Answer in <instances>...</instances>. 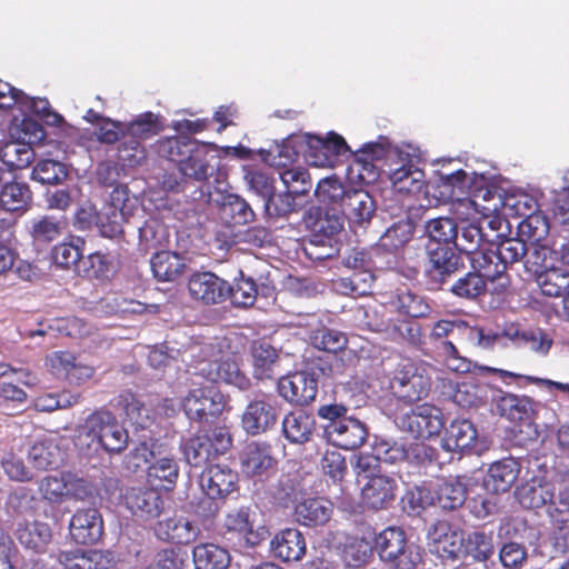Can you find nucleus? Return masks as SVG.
<instances>
[{
  "label": "nucleus",
  "mask_w": 569,
  "mask_h": 569,
  "mask_svg": "<svg viewBox=\"0 0 569 569\" xmlns=\"http://www.w3.org/2000/svg\"><path fill=\"white\" fill-rule=\"evenodd\" d=\"M450 292L458 298L472 300L487 292V281L472 269L451 284Z\"/></svg>",
  "instance_id": "obj_52"
},
{
  "label": "nucleus",
  "mask_w": 569,
  "mask_h": 569,
  "mask_svg": "<svg viewBox=\"0 0 569 569\" xmlns=\"http://www.w3.org/2000/svg\"><path fill=\"white\" fill-rule=\"evenodd\" d=\"M302 222L313 242L332 241L342 229V221L336 213L315 206L305 212Z\"/></svg>",
  "instance_id": "obj_19"
},
{
  "label": "nucleus",
  "mask_w": 569,
  "mask_h": 569,
  "mask_svg": "<svg viewBox=\"0 0 569 569\" xmlns=\"http://www.w3.org/2000/svg\"><path fill=\"white\" fill-rule=\"evenodd\" d=\"M369 327L375 332L387 333L393 341L406 342L415 347L422 343L421 326L413 321V318L398 316L389 321L369 322Z\"/></svg>",
  "instance_id": "obj_24"
},
{
  "label": "nucleus",
  "mask_w": 569,
  "mask_h": 569,
  "mask_svg": "<svg viewBox=\"0 0 569 569\" xmlns=\"http://www.w3.org/2000/svg\"><path fill=\"white\" fill-rule=\"evenodd\" d=\"M278 392L286 401L296 406H308L317 397L318 380L307 371L282 376L278 380Z\"/></svg>",
  "instance_id": "obj_15"
},
{
  "label": "nucleus",
  "mask_w": 569,
  "mask_h": 569,
  "mask_svg": "<svg viewBox=\"0 0 569 569\" xmlns=\"http://www.w3.org/2000/svg\"><path fill=\"white\" fill-rule=\"evenodd\" d=\"M123 138L142 141L157 136L162 130L160 117L151 111L137 116L133 120L123 122Z\"/></svg>",
  "instance_id": "obj_42"
},
{
  "label": "nucleus",
  "mask_w": 569,
  "mask_h": 569,
  "mask_svg": "<svg viewBox=\"0 0 569 569\" xmlns=\"http://www.w3.org/2000/svg\"><path fill=\"white\" fill-rule=\"evenodd\" d=\"M477 439V430L469 420H453L445 431L441 440L447 451H462L471 448Z\"/></svg>",
  "instance_id": "obj_35"
},
{
  "label": "nucleus",
  "mask_w": 569,
  "mask_h": 569,
  "mask_svg": "<svg viewBox=\"0 0 569 569\" xmlns=\"http://www.w3.org/2000/svg\"><path fill=\"white\" fill-rule=\"evenodd\" d=\"M31 201L32 191L26 182H9L0 190V208L4 211H26Z\"/></svg>",
  "instance_id": "obj_40"
},
{
  "label": "nucleus",
  "mask_w": 569,
  "mask_h": 569,
  "mask_svg": "<svg viewBox=\"0 0 569 569\" xmlns=\"http://www.w3.org/2000/svg\"><path fill=\"white\" fill-rule=\"evenodd\" d=\"M253 373L257 379L272 378L273 366L278 359L277 350L266 342H253L251 347Z\"/></svg>",
  "instance_id": "obj_48"
},
{
  "label": "nucleus",
  "mask_w": 569,
  "mask_h": 569,
  "mask_svg": "<svg viewBox=\"0 0 569 569\" xmlns=\"http://www.w3.org/2000/svg\"><path fill=\"white\" fill-rule=\"evenodd\" d=\"M167 241V229L157 218L147 219L139 228V246L146 252L164 246Z\"/></svg>",
  "instance_id": "obj_56"
},
{
  "label": "nucleus",
  "mask_w": 569,
  "mask_h": 569,
  "mask_svg": "<svg viewBox=\"0 0 569 569\" xmlns=\"http://www.w3.org/2000/svg\"><path fill=\"white\" fill-rule=\"evenodd\" d=\"M188 290L194 300L218 305L228 299L229 282L211 271H198L190 276Z\"/></svg>",
  "instance_id": "obj_16"
},
{
  "label": "nucleus",
  "mask_w": 569,
  "mask_h": 569,
  "mask_svg": "<svg viewBox=\"0 0 569 569\" xmlns=\"http://www.w3.org/2000/svg\"><path fill=\"white\" fill-rule=\"evenodd\" d=\"M341 561L349 568L367 566L373 556V549L368 539L357 535H347L338 547Z\"/></svg>",
  "instance_id": "obj_33"
},
{
  "label": "nucleus",
  "mask_w": 569,
  "mask_h": 569,
  "mask_svg": "<svg viewBox=\"0 0 569 569\" xmlns=\"http://www.w3.org/2000/svg\"><path fill=\"white\" fill-rule=\"evenodd\" d=\"M413 231V224L409 220L395 222L379 238L378 247L385 252L397 253L412 239Z\"/></svg>",
  "instance_id": "obj_43"
},
{
  "label": "nucleus",
  "mask_w": 569,
  "mask_h": 569,
  "mask_svg": "<svg viewBox=\"0 0 569 569\" xmlns=\"http://www.w3.org/2000/svg\"><path fill=\"white\" fill-rule=\"evenodd\" d=\"M340 209L350 223L359 227L368 222L375 212L372 198L362 190L347 191L340 203Z\"/></svg>",
  "instance_id": "obj_30"
},
{
  "label": "nucleus",
  "mask_w": 569,
  "mask_h": 569,
  "mask_svg": "<svg viewBox=\"0 0 569 569\" xmlns=\"http://www.w3.org/2000/svg\"><path fill=\"white\" fill-rule=\"evenodd\" d=\"M521 466L515 458H505L490 465L483 479L485 489L495 495L508 492L518 480Z\"/></svg>",
  "instance_id": "obj_21"
},
{
  "label": "nucleus",
  "mask_w": 569,
  "mask_h": 569,
  "mask_svg": "<svg viewBox=\"0 0 569 569\" xmlns=\"http://www.w3.org/2000/svg\"><path fill=\"white\" fill-rule=\"evenodd\" d=\"M83 429L88 438L109 453H120L128 446V431L110 410L101 408L91 412Z\"/></svg>",
  "instance_id": "obj_6"
},
{
  "label": "nucleus",
  "mask_w": 569,
  "mask_h": 569,
  "mask_svg": "<svg viewBox=\"0 0 569 569\" xmlns=\"http://www.w3.org/2000/svg\"><path fill=\"white\" fill-rule=\"evenodd\" d=\"M110 270V261L106 253L96 251L83 258L81 264H77V273L87 278L99 279Z\"/></svg>",
  "instance_id": "obj_63"
},
{
  "label": "nucleus",
  "mask_w": 569,
  "mask_h": 569,
  "mask_svg": "<svg viewBox=\"0 0 569 569\" xmlns=\"http://www.w3.org/2000/svg\"><path fill=\"white\" fill-rule=\"evenodd\" d=\"M316 430V419L303 410H292L284 415L281 422L283 437L293 445H303L311 440Z\"/></svg>",
  "instance_id": "obj_27"
},
{
  "label": "nucleus",
  "mask_w": 569,
  "mask_h": 569,
  "mask_svg": "<svg viewBox=\"0 0 569 569\" xmlns=\"http://www.w3.org/2000/svg\"><path fill=\"white\" fill-rule=\"evenodd\" d=\"M398 427L416 439L438 436L445 427L441 410L431 403H420L397 418Z\"/></svg>",
  "instance_id": "obj_8"
},
{
  "label": "nucleus",
  "mask_w": 569,
  "mask_h": 569,
  "mask_svg": "<svg viewBox=\"0 0 569 569\" xmlns=\"http://www.w3.org/2000/svg\"><path fill=\"white\" fill-rule=\"evenodd\" d=\"M277 402L269 396L251 400L241 416L243 430L250 436H258L271 430L278 421Z\"/></svg>",
  "instance_id": "obj_13"
},
{
  "label": "nucleus",
  "mask_w": 569,
  "mask_h": 569,
  "mask_svg": "<svg viewBox=\"0 0 569 569\" xmlns=\"http://www.w3.org/2000/svg\"><path fill=\"white\" fill-rule=\"evenodd\" d=\"M380 560L390 569H416L422 561L420 547L408 543L406 532L399 527H387L375 539Z\"/></svg>",
  "instance_id": "obj_3"
},
{
  "label": "nucleus",
  "mask_w": 569,
  "mask_h": 569,
  "mask_svg": "<svg viewBox=\"0 0 569 569\" xmlns=\"http://www.w3.org/2000/svg\"><path fill=\"white\" fill-rule=\"evenodd\" d=\"M306 160L310 166L325 168L333 167L339 156L350 151L342 136L329 132L325 138L317 134H306Z\"/></svg>",
  "instance_id": "obj_10"
},
{
  "label": "nucleus",
  "mask_w": 569,
  "mask_h": 569,
  "mask_svg": "<svg viewBox=\"0 0 569 569\" xmlns=\"http://www.w3.org/2000/svg\"><path fill=\"white\" fill-rule=\"evenodd\" d=\"M129 200L127 186L118 184L113 188L109 202L98 211L97 228L102 237L113 239L123 234Z\"/></svg>",
  "instance_id": "obj_9"
},
{
  "label": "nucleus",
  "mask_w": 569,
  "mask_h": 569,
  "mask_svg": "<svg viewBox=\"0 0 569 569\" xmlns=\"http://www.w3.org/2000/svg\"><path fill=\"white\" fill-rule=\"evenodd\" d=\"M325 431L328 440L343 450L360 448L368 438L366 425L352 417L342 418L340 421L329 422Z\"/></svg>",
  "instance_id": "obj_17"
},
{
  "label": "nucleus",
  "mask_w": 569,
  "mask_h": 569,
  "mask_svg": "<svg viewBox=\"0 0 569 569\" xmlns=\"http://www.w3.org/2000/svg\"><path fill=\"white\" fill-rule=\"evenodd\" d=\"M194 569H227L231 557L229 551L216 543H198L192 549Z\"/></svg>",
  "instance_id": "obj_37"
},
{
  "label": "nucleus",
  "mask_w": 569,
  "mask_h": 569,
  "mask_svg": "<svg viewBox=\"0 0 569 569\" xmlns=\"http://www.w3.org/2000/svg\"><path fill=\"white\" fill-rule=\"evenodd\" d=\"M431 386L432 381L426 367L408 361L393 371L388 391L398 402L411 406L426 398Z\"/></svg>",
  "instance_id": "obj_4"
},
{
  "label": "nucleus",
  "mask_w": 569,
  "mask_h": 569,
  "mask_svg": "<svg viewBox=\"0 0 569 569\" xmlns=\"http://www.w3.org/2000/svg\"><path fill=\"white\" fill-rule=\"evenodd\" d=\"M481 227V223L477 221H470L462 226L458 240L453 242L456 249L471 257L488 243L495 242L497 234H490Z\"/></svg>",
  "instance_id": "obj_36"
},
{
  "label": "nucleus",
  "mask_w": 569,
  "mask_h": 569,
  "mask_svg": "<svg viewBox=\"0 0 569 569\" xmlns=\"http://www.w3.org/2000/svg\"><path fill=\"white\" fill-rule=\"evenodd\" d=\"M16 537L27 549L34 552H43L51 541L52 531L50 526L46 522H26L19 525Z\"/></svg>",
  "instance_id": "obj_38"
},
{
  "label": "nucleus",
  "mask_w": 569,
  "mask_h": 569,
  "mask_svg": "<svg viewBox=\"0 0 569 569\" xmlns=\"http://www.w3.org/2000/svg\"><path fill=\"white\" fill-rule=\"evenodd\" d=\"M156 532L164 541L176 545H188L197 539L200 530L187 518L172 517L159 521Z\"/></svg>",
  "instance_id": "obj_32"
},
{
  "label": "nucleus",
  "mask_w": 569,
  "mask_h": 569,
  "mask_svg": "<svg viewBox=\"0 0 569 569\" xmlns=\"http://www.w3.org/2000/svg\"><path fill=\"white\" fill-rule=\"evenodd\" d=\"M388 305L392 312L405 318H427L431 312L428 300L423 296L409 289L397 290L395 295L390 297Z\"/></svg>",
  "instance_id": "obj_28"
},
{
  "label": "nucleus",
  "mask_w": 569,
  "mask_h": 569,
  "mask_svg": "<svg viewBox=\"0 0 569 569\" xmlns=\"http://www.w3.org/2000/svg\"><path fill=\"white\" fill-rule=\"evenodd\" d=\"M57 560L64 569H109L113 557L110 551L72 549L60 551Z\"/></svg>",
  "instance_id": "obj_22"
},
{
  "label": "nucleus",
  "mask_w": 569,
  "mask_h": 569,
  "mask_svg": "<svg viewBox=\"0 0 569 569\" xmlns=\"http://www.w3.org/2000/svg\"><path fill=\"white\" fill-rule=\"evenodd\" d=\"M206 497L197 505L196 513L204 519L219 511L217 499H223L238 488V473L226 465L210 466L200 478Z\"/></svg>",
  "instance_id": "obj_5"
},
{
  "label": "nucleus",
  "mask_w": 569,
  "mask_h": 569,
  "mask_svg": "<svg viewBox=\"0 0 569 569\" xmlns=\"http://www.w3.org/2000/svg\"><path fill=\"white\" fill-rule=\"evenodd\" d=\"M147 159L146 147L138 140L123 138L117 147L114 164L121 169L137 168Z\"/></svg>",
  "instance_id": "obj_49"
},
{
  "label": "nucleus",
  "mask_w": 569,
  "mask_h": 569,
  "mask_svg": "<svg viewBox=\"0 0 569 569\" xmlns=\"http://www.w3.org/2000/svg\"><path fill=\"white\" fill-rule=\"evenodd\" d=\"M33 150L27 143L8 142L1 149L2 162L12 170L23 169L33 160Z\"/></svg>",
  "instance_id": "obj_59"
},
{
  "label": "nucleus",
  "mask_w": 569,
  "mask_h": 569,
  "mask_svg": "<svg viewBox=\"0 0 569 569\" xmlns=\"http://www.w3.org/2000/svg\"><path fill=\"white\" fill-rule=\"evenodd\" d=\"M220 217L229 226H243L254 219L249 203L236 194H229L220 208Z\"/></svg>",
  "instance_id": "obj_45"
},
{
  "label": "nucleus",
  "mask_w": 569,
  "mask_h": 569,
  "mask_svg": "<svg viewBox=\"0 0 569 569\" xmlns=\"http://www.w3.org/2000/svg\"><path fill=\"white\" fill-rule=\"evenodd\" d=\"M228 399L214 385L191 388L181 405L186 416L196 422L213 423L224 411Z\"/></svg>",
  "instance_id": "obj_7"
},
{
  "label": "nucleus",
  "mask_w": 569,
  "mask_h": 569,
  "mask_svg": "<svg viewBox=\"0 0 569 569\" xmlns=\"http://www.w3.org/2000/svg\"><path fill=\"white\" fill-rule=\"evenodd\" d=\"M333 505L323 498H309L295 507L296 520L307 527L326 525L332 517Z\"/></svg>",
  "instance_id": "obj_31"
},
{
  "label": "nucleus",
  "mask_w": 569,
  "mask_h": 569,
  "mask_svg": "<svg viewBox=\"0 0 569 569\" xmlns=\"http://www.w3.org/2000/svg\"><path fill=\"white\" fill-rule=\"evenodd\" d=\"M150 267L153 277L160 282L178 280L187 269L186 258L170 250H160L152 254Z\"/></svg>",
  "instance_id": "obj_29"
},
{
  "label": "nucleus",
  "mask_w": 569,
  "mask_h": 569,
  "mask_svg": "<svg viewBox=\"0 0 569 569\" xmlns=\"http://www.w3.org/2000/svg\"><path fill=\"white\" fill-rule=\"evenodd\" d=\"M84 240L80 237H74L71 241L61 242L52 249V260L54 263L63 269H73L77 273V264H81L83 259Z\"/></svg>",
  "instance_id": "obj_47"
},
{
  "label": "nucleus",
  "mask_w": 569,
  "mask_h": 569,
  "mask_svg": "<svg viewBox=\"0 0 569 569\" xmlns=\"http://www.w3.org/2000/svg\"><path fill=\"white\" fill-rule=\"evenodd\" d=\"M241 472L250 478L267 476L276 463L271 446L266 442L247 443L239 456Z\"/></svg>",
  "instance_id": "obj_20"
},
{
  "label": "nucleus",
  "mask_w": 569,
  "mask_h": 569,
  "mask_svg": "<svg viewBox=\"0 0 569 569\" xmlns=\"http://www.w3.org/2000/svg\"><path fill=\"white\" fill-rule=\"evenodd\" d=\"M531 401L527 397L507 393L497 402V410L501 417L512 422H520L528 418Z\"/></svg>",
  "instance_id": "obj_55"
},
{
  "label": "nucleus",
  "mask_w": 569,
  "mask_h": 569,
  "mask_svg": "<svg viewBox=\"0 0 569 569\" xmlns=\"http://www.w3.org/2000/svg\"><path fill=\"white\" fill-rule=\"evenodd\" d=\"M375 276L370 267L356 270L349 277H341L336 282V289L347 296L362 297L371 291Z\"/></svg>",
  "instance_id": "obj_46"
},
{
  "label": "nucleus",
  "mask_w": 569,
  "mask_h": 569,
  "mask_svg": "<svg viewBox=\"0 0 569 569\" xmlns=\"http://www.w3.org/2000/svg\"><path fill=\"white\" fill-rule=\"evenodd\" d=\"M178 477L179 467L174 459L167 455L158 456L147 469V478L150 485L167 490L176 485Z\"/></svg>",
  "instance_id": "obj_39"
},
{
  "label": "nucleus",
  "mask_w": 569,
  "mask_h": 569,
  "mask_svg": "<svg viewBox=\"0 0 569 569\" xmlns=\"http://www.w3.org/2000/svg\"><path fill=\"white\" fill-rule=\"evenodd\" d=\"M433 493L430 503L438 505L445 510H455L463 505L467 489L459 481L442 480L437 483Z\"/></svg>",
  "instance_id": "obj_41"
},
{
  "label": "nucleus",
  "mask_w": 569,
  "mask_h": 569,
  "mask_svg": "<svg viewBox=\"0 0 569 569\" xmlns=\"http://www.w3.org/2000/svg\"><path fill=\"white\" fill-rule=\"evenodd\" d=\"M426 232L433 242L432 246L453 243L458 240V226L453 218L439 217L431 219L426 224Z\"/></svg>",
  "instance_id": "obj_51"
},
{
  "label": "nucleus",
  "mask_w": 569,
  "mask_h": 569,
  "mask_svg": "<svg viewBox=\"0 0 569 569\" xmlns=\"http://www.w3.org/2000/svg\"><path fill=\"white\" fill-rule=\"evenodd\" d=\"M311 343L319 350L337 353L347 347L348 339L341 331L323 327L312 333Z\"/></svg>",
  "instance_id": "obj_61"
},
{
  "label": "nucleus",
  "mask_w": 569,
  "mask_h": 569,
  "mask_svg": "<svg viewBox=\"0 0 569 569\" xmlns=\"http://www.w3.org/2000/svg\"><path fill=\"white\" fill-rule=\"evenodd\" d=\"M366 482L361 488V505L375 511L388 509L396 500L397 480L385 473H370L363 476Z\"/></svg>",
  "instance_id": "obj_12"
},
{
  "label": "nucleus",
  "mask_w": 569,
  "mask_h": 569,
  "mask_svg": "<svg viewBox=\"0 0 569 569\" xmlns=\"http://www.w3.org/2000/svg\"><path fill=\"white\" fill-rule=\"evenodd\" d=\"M71 538L79 545L97 543L103 535V520L94 508L79 509L69 525Z\"/></svg>",
  "instance_id": "obj_18"
},
{
  "label": "nucleus",
  "mask_w": 569,
  "mask_h": 569,
  "mask_svg": "<svg viewBox=\"0 0 569 569\" xmlns=\"http://www.w3.org/2000/svg\"><path fill=\"white\" fill-rule=\"evenodd\" d=\"M273 556L284 562L300 561L307 551L306 539L296 528L279 531L270 542Z\"/></svg>",
  "instance_id": "obj_23"
},
{
  "label": "nucleus",
  "mask_w": 569,
  "mask_h": 569,
  "mask_svg": "<svg viewBox=\"0 0 569 569\" xmlns=\"http://www.w3.org/2000/svg\"><path fill=\"white\" fill-rule=\"evenodd\" d=\"M495 248L505 264L506 271L508 267L522 261L528 253L527 243L520 238H502L497 242L495 241Z\"/></svg>",
  "instance_id": "obj_60"
},
{
  "label": "nucleus",
  "mask_w": 569,
  "mask_h": 569,
  "mask_svg": "<svg viewBox=\"0 0 569 569\" xmlns=\"http://www.w3.org/2000/svg\"><path fill=\"white\" fill-rule=\"evenodd\" d=\"M540 250L535 249L525 261V268L536 277L541 293L547 297H561L569 289V273L559 268H547L540 259Z\"/></svg>",
  "instance_id": "obj_14"
},
{
  "label": "nucleus",
  "mask_w": 569,
  "mask_h": 569,
  "mask_svg": "<svg viewBox=\"0 0 569 569\" xmlns=\"http://www.w3.org/2000/svg\"><path fill=\"white\" fill-rule=\"evenodd\" d=\"M465 552L477 561H487L495 552L492 536L483 531H472L460 539Z\"/></svg>",
  "instance_id": "obj_53"
},
{
  "label": "nucleus",
  "mask_w": 569,
  "mask_h": 569,
  "mask_svg": "<svg viewBox=\"0 0 569 569\" xmlns=\"http://www.w3.org/2000/svg\"><path fill=\"white\" fill-rule=\"evenodd\" d=\"M31 177L43 184H59L67 179L68 170L60 161L42 159L33 167Z\"/></svg>",
  "instance_id": "obj_58"
},
{
  "label": "nucleus",
  "mask_w": 569,
  "mask_h": 569,
  "mask_svg": "<svg viewBox=\"0 0 569 569\" xmlns=\"http://www.w3.org/2000/svg\"><path fill=\"white\" fill-rule=\"evenodd\" d=\"M471 268L475 269L486 281H495L506 276L505 264L495 248V242L488 243L486 247L476 251L469 257Z\"/></svg>",
  "instance_id": "obj_34"
},
{
  "label": "nucleus",
  "mask_w": 569,
  "mask_h": 569,
  "mask_svg": "<svg viewBox=\"0 0 569 569\" xmlns=\"http://www.w3.org/2000/svg\"><path fill=\"white\" fill-rule=\"evenodd\" d=\"M280 179L286 186L287 190L297 196L306 194L311 188L310 176L305 168H284L280 172Z\"/></svg>",
  "instance_id": "obj_64"
},
{
  "label": "nucleus",
  "mask_w": 569,
  "mask_h": 569,
  "mask_svg": "<svg viewBox=\"0 0 569 569\" xmlns=\"http://www.w3.org/2000/svg\"><path fill=\"white\" fill-rule=\"evenodd\" d=\"M192 377L201 378L211 385L224 382L246 391L251 387L250 378L240 370L228 352L219 343L202 346L189 366Z\"/></svg>",
  "instance_id": "obj_2"
},
{
  "label": "nucleus",
  "mask_w": 569,
  "mask_h": 569,
  "mask_svg": "<svg viewBox=\"0 0 569 569\" xmlns=\"http://www.w3.org/2000/svg\"><path fill=\"white\" fill-rule=\"evenodd\" d=\"M126 503L133 515L152 519L160 516L163 500L154 488H131L126 495Z\"/></svg>",
  "instance_id": "obj_25"
},
{
  "label": "nucleus",
  "mask_w": 569,
  "mask_h": 569,
  "mask_svg": "<svg viewBox=\"0 0 569 569\" xmlns=\"http://www.w3.org/2000/svg\"><path fill=\"white\" fill-rule=\"evenodd\" d=\"M157 151L173 162L180 174L197 182H206L213 172V152L217 146L198 141L187 134L166 137L157 142Z\"/></svg>",
  "instance_id": "obj_1"
},
{
  "label": "nucleus",
  "mask_w": 569,
  "mask_h": 569,
  "mask_svg": "<svg viewBox=\"0 0 569 569\" xmlns=\"http://www.w3.org/2000/svg\"><path fill=\"white\" fill-rule=\"evenodd\" d=\"M226 533H231L239 539L243 538L250 547L260 545L263 536L253 529V519L249 507H241L228 512L223 520Z\"/></svg>",
  "instance_id": "obj_26"
},
{
  "label": "nucleus",
  "mask_w": 569,
  "mask_h": 569,
  "mask_svg": "<svg viewBox=\"0 0 569 569\" xmlns=\"http://www.w3.org/2000/svg\"><path fill=\"white\" fill-rule=\"evenodd\" d=\"M257 295L258 289L254 280L246 278L241 271L234 283H229L228 298L236 307L248 308L253 306Z\"/></svg>",
  "instance_id": "obj_57"
},
{
  "label": "nucleus",
  "mask_w": 569,
  "mask_h": 569,
  "mask_svg": "<svg viewBox=\"0 0 569 569\" xmlns=\"http://www.w3.org/2000/svg\"><path fill=\"white\" fill-rule=\"evenodd\" d=\"M428 263L426 276L432 290L441 289L453 273L463 268L460 254L447 244L429 246Z\"/></svg>",
  "instance_id": "obj_11"
},
{
  "label": "nucleus",
  "mask_w": 569,
  "mask_h": 569,
  "mask_svg": "<svg viewBox=\"0 0 569 569\" xmlns=\"http://www.w3.org/2000/svg\"><path fill=\"white\" fill-rule=\"evenodd\" d=\"M218 452L219 449L213 447L211 439L206 435L191 437L183 446L187 462L196 468L204 466Z\"/></svg>",
  "instance_id": "obj_44"
},
{
  "label": "nucleus",
  "mask_w": 569,
  "mask_h": 569,
  "mask_svg": "<svg viewBox=\"0 0 569 569\" xmlns=\"http://www.w3.org/2000/svg\"><path fill=\"white\" fill-rule=\"evenodd\" d=\"M111 405L116 409L121 410L126 419L132 425H137L139 427L144 426L143 412L147 411L144 403L132 391H121L114 399H112Z\"/></svg>",
  "instance_id": "obj_54"
},
{
  "label": "nucleus",
  "mask_w": 569,
  "mask_h": 569,
  "mask_svg": "<svg viewBox=\"0 0 569 569\" xmlns=\"http://www.w3.org/2000/svg\"><path fill=\"white\" fill-rule=\"evenodd\" d=\"M66 488L64 472H61L59 476H46L38 486L42 499L57 505L68 500Z\"/></svg>",
  "instance_id": "obj_62"
},
{
  "label": "nucleus",
  "mask_w": 569,
  "mask_h": 569,
  "mask_svg": "<svg viewBox=\"0 0 569 569\" xmlns=\"http://www.w3.org/2000/svg\"><path fill=\"white\" fill-rule=\"evenodd\" d=\"M61 231V221L50 216L34 219L30 227L32 243L37 247L48 246L60 237Z\"/></svg>",
  "instance_id": "obj_50"
}]
</instances>
